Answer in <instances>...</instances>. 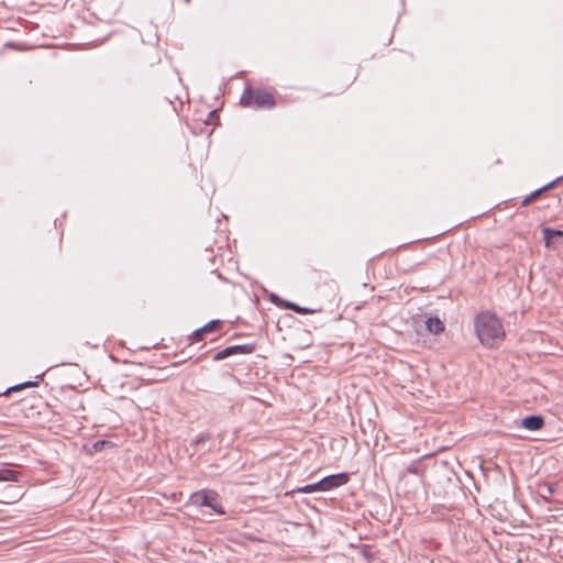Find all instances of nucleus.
Listing matches in <instances>:
<instances>
[{
  "instance_id": "nucleus-1",
  "label": "nucleus",
  "mask_w": 563,
  "mask_h": 563,
  "mask_svg": "<svg viewBox=\"0 0 563 563\" xmlns=\"http://www.w3.org/2000/svg\"><path fill=\"white\" fill-rule=\"evenodd\" d=\"M474 328L479 342L486 347L497 346L505 338L500 319L490 311L477 313Z\"/></svg>"
},
{
  "instance_id": "nucleus-2",
  "label": "nucleus",
  "mask_w": 563,
  "mask_h": 563,
  "mask_svg": "<svg viewBox=\"0 0 563 563\" xmlns=\"http://www.w3.org/2000/svg\"><path fill=\"white\" fill-rule=\"evenodd\" d=\"M276 91L271 88L246 86L241 95L240 104L245 108L269 110L276 106Z\"/></svg>"
},
{
  "instance_id": "nucleus-3",
  "label": "nucleus",
  "mask_w": 563,
  "mask_h": 563,
  "mask_svg": "<svg viewBox=\"0 0 563 563\" xmlns=\"http://www.w3.org/2000/svg\"><path fill=\"white\" fill-rule=\"evenodd\" d=\"M219 494L212 489H202L191 494L190 501L198 507H210L219 515H224L223 507L218 503Z\"/></svg>"
},
{
  "instance_id": "nucleus-4",
  "label": "nucleus",
  "mask_w": 563,
  "mask_h": 563,
  "mask_svg": "<svg viewBox=\"0 0 563 563\" xmlns=\"http://www.w3.org/2000/svg\"><path fill=\"white\" fill-rule=\"evenodd\" d=\"M255 351V344H238V345H230L218 353H216L212 357L214 362L222 361L227 357L236 355V354H252Z\"/></svg>"
},
{
  "instance_id": "nucleus-5",
  "label": "nucleus",
  "mask_w": 563,
  "mask_h": 563,
  "mask_svg": "<svg viewBox=\"0 0 563 563\" xmlns=\"http://www.w3.org/2000/svg\"><path fill=\"white\" fill-rule=\"evenodd\" d=\"M223 327V321L221 320H211L201 328L195 330L189 336V343H196L202 341L207 334L220 331Z\"/></svg>"
},
{
  "instance_id": "nucleus-6",
  "label": "nucleus",
  "mask_w": 563,
  "mask_h": 563,
  "mask_svg": "<svg viewBox=\"0 0 563 563\" xmlns=\"http://www.w3.org/2000/svg\"><path fill=\"white\" fill-rule=\"evenodd\" d=\"M349 479L350 477L347 473H338L323 477L321 479V486L323 488V492H328L345 485L349 482Z\"/></svg>"
},
{
  "instance_id": "nucleus-7",
  "label": "nucleus",
  "mask_w": 563,
  "mask_h": 563,
  "mask_svg": "<svg viewBox=\"0 0 563 563\" xmlns=\"http://www.w3.org/2000/svg\"><path fill=\"white\" fill-rule=\"evenodd\" d=\"M521 426L531 431H537L543 428L544 419L540 415H531L522 419Z\"/></svg>"
},
{
  "instance_id": "nucleus-8",
  "label": "nucleus",
  "mask_w": 563,
  "mask_h": 563,
  "mask_svg": "<svg viewBox=\"0 0 563 563\" xmlns=\"http://www.w3.org/2000/svg\"><path fill=\"white\" fill-rule=\"evenodd\" d=\"M563 180V176H560L558 178H555L554 180L550 181L549 184L544 185L543 187L539 188V189H536L534 191H532L531 194L528 195V198L531 200V202H533L534 200H537L542 194L553 189L554 187H556L561 181Z\"/></svg>"
},
{
  "instance_id": "nucleus-9",
  "label": "nucleus",
  "mask_w": 563,
  "mask_h": 563,
  "mask_svg": "<svg viewBox=\"0 0 563 563\" xmlns=\"http://www.w3.org/2000/svg\"><path fill=\"white\" fill-rule=\"evenodd\" d=\"M426 327L432 334H439L444 331V324L438 317H429L426 321Z\"/></svg>"
},
{
  "instance_id": "nucleus-10",
  "label": "nucleus",
  "mask_w": 563,
  "mask_h": 563,
  "mask_svg": "<svg viewBox=\"0 0 563 563\" xmlns=\"http://www.w3.org/2000/svg\"><path fill=\"white\" fill-rule=\"evenodd\" d=\"M542 235L545 242V246H550V243L553 239L563 238V231L547 227L542 229Z\"/></svg>"
},
{
  "instance_id": "nucleus-11",
  "label": "nucleus",
  "mask_w": 563,
  "mask_h": 563,
  "mask_svg": "<svg viewBox=\"0 0 563 563\" xmlns=\"http://www.w3.org/2000/svg\"><path fill=\"white\" fill-rule=\"evenodd\" d=\"M280 302L283 303L284 308L289 309V310L295 311V312L300 313V314H308V313H313L314 312L313 309H309V308H306V307H300L297 303L291 302V301L280 300Z\"/></svg>"
},
{
  "instance_id": "nucleus-12",
  "label": "nucleus",
  "mask_w": 563,
  "mask_h": 563,
  "mask_svg": "<svg viewBox=\"0 0 563 563\" xmlns=\"http://www.w3.org/2000/svg\"><path fill=\"white\" fill-rule=\"evenodd\" d=\"M20 473L9 468H0V482H18Z\"/></svg>"
},
{
  "instance_id": "nucleus-13",
  "label": "nucleus",
  "mask_w": 563,
  "mask_h": 563,
  "mask_svg": "<svg viewBox=\"0 0 563 563\" xmlns=\"http://www.w3.org/2000/svg\"><path fill=\"white\" fill-rule=\"evenodd\" d=\"M34 386H37V383L36 382H24V383H21V384H18V385H14V386H11V387H8L5 390L3 391H0V396H9L11 393L13 391H18V390H21L23 388H26V387H34Z\"/></svg>"
},
{
  "instance_id": "nucleus-14",
  "label": "nucleus",
  "mask_w": 563,
  "mask_h": 563,
  "mask_svg": "<svg viewBox=\"0 0 563 563\" xmlns=\"http://www.w3.org/2000/svg\"><path fill=\"white\" fill-rule=\"evenodd\" d=\"M424 472V466L421 463V460H416L411 462L405 470L406 474H413V475H422Z\"/></svg>"
},
{
  "instance_id": "nucleus-15",
  "label": "nucleus",
  "mask_w": 563,
  "mask_h": 563,
  "mask_svg": "<svg viewBox=\"0 0 563 563\" xmlns=\"http://www.w3.org/2000/svg\"><path fill=\"white\" fill-rule=\"evenodd\" d=\"M294 492L295 493H305V494H310V493H314V492H323V488L321 486V479L313 484H308V485H305L301 487H297Z\"/></svg>"
},
{
  "instance_id": "nucleus-16",
  "label": "nucleus",
  "mask_w": 563,
  "mask_h": 563,
  "mask_svg": "<svg viewBox=\"0 0 563 563\" xmlns=\"http://www.w3.org/2000/svg\"><path fill=\"white\" fill-rule=\"evenodd\" d=\"M361 555L366 560L367 563H372L374 560V553L372 552V548L369 544H360L357 547Z\"/></svg>"
},
{
  "instance_id": "nucleus-17",
  "label": "nucleus",
  "mask_w": 563,
  "mask_h": 563,
  "mask_svg": "<svg viewBox=\"0 0 563 563\" xmlns=\"http://www.w3.org/2000/svg\"><path fill=\"white\" fill-rule=\"evenodd\" d=\"M356 76L355 75H350L345 80L344 82L341 85L340 88H338L333 93L335 95H339L341 93L342 91H344L350 85H352V82L355 80ZM332 92H330L329 95H331Z\"/></svg>"
},
{
  "instance_id": "nucleus-18",
  "label": "nucleus",
  "mask_w": 563,
  "mask_h": 563,
  "mask_svg": "<svg viewBox=\"0 0 563 563\" xmlns=\"http://www.w3.org/2000/svg\"><path fill=\"white\" fill-rule=\"evenodd\" d=\"M217 121H219V114L217 110L209 111L208 119L206 120L207 124H217Z\"/></svg>"
},
{
  "instance_id": "nucleus-19",
  "label": "nucleus",
  "mask_w": 563,
  "mask_h": 563,
  "mask_svg": "<svg viewBox=\"0 0 563 563\" xmlns=\"http://www.w3.org/2000/svg\"><path fill=\"white\" fill-rule=\"evenodd\" d=\"M107 444H110L109 441H104V440H100V441H97L95 444H93V448L96 451H100L103 449L104 445Z\"/></svg>"
},
{
  "instance_id": "nucleus-20",
  "label": "nucleus",
  "mask_w": 563,
  "mask_h": 563,
  "mask_svg": "<svg viewBox=\"0 0 563 563\" xmlns=\"http://www.w3.org/2000/svg\"><path fill=\"white\" fill-rule=\"evenodd\" d=\"M271 300H272L274 303H276V305H278V306L283 307V303L280 302V300H282V299H280L277 295L272 294V295H271Z\"/></svg>"
},
{
  "instance_id": "nucleus-21",
  "label": "nucleus",
  "mask_w": 563,
  "mask_h": 563,
  "mask_svg": "<svg viewBox=\"0 0 563 563\" xmlns=\"http://www.w3.org/2000/svg\"><path fill=\"white\" fill-rule=\"evenodd\" d=\"M530 203H531V200H530V199L528 198V196H527V197H525V198L521 200V202H520V207H526V206H528V205H530Z\"/></svg>"
},
{
  "instance_id": "nucleus-22",
  "label": "nucleus",
  "mask_w": 563,
  "mask_h": 563,
  "mask_svg": "<svg viewBox=\"0 0 563 563\" xmlns=\"http://www.w3.org/2000/svg\"><path fill=\"white\" fill-rule=\"evenodd\" d=\"M530 203H531V200H530V199L528 198V196H527V197H525V198L521 200V202H520V207H526V206H528V205H530Z\"/></svg>"
},
{
  "instance_id": "nucleus-23",
  "label": "nucleus",
  "mask_w": 563,
  "mask_h": 563,
  "mask_svg": "<svg viewBox=\"0 0 563 563\" xmlns=\"http://www.w3.org/2000/svg\"><path fill=\"white\" fill-rule=\"evenodd\" d=\"M202 441H205V439H203V438H199V439H197V440L195 441V443H196V444H198V443H200V442H202Z\"/></svg>"
},
{
  "instance_id": "nucleus-24",
  "label": "nucleus",
  "mask_w": 563,
  "mask_h": 563,
  "mask_svg": "<svg viewBox=\"0 0 563 563\" xmlns=\"http://www.w3.org/2000/svg\"><path fill=\"white\" fill-rule=\"evenodd\" d=\"M548 493H549V494H552V493H553V489H552V487H551L550 485L548 486Z\"/></svg>"
}]
</instances>
